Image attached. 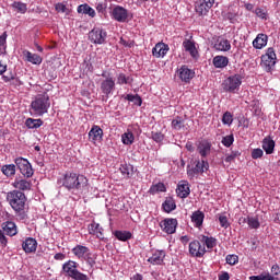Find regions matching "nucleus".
<instances>
[{"label":"nucleus","instance_id":"nucleus-1","mask_svg":"<svg viewBox=\"0 0 280 280\" xmlns=\"http://www.w3.org/2000/svg\"><path fill=\"white\" fill-rule=\"evenodd\" d=\"M7 201L20 220H27L30 207L27 206V197H25L24 192L20 190L9 191L7 194Z\"/></svg>","mask_w":280,"mask_h":280},{"label":"nucleus","instance_id":"nucleus-2","mask_svg":"<svg viewBox=\"0 0 280 280\" xmlns=\"http://www.w3.org/2000/svg\"><path fill=\"white\" fill-rule=\"evenodd\" d=\"M59 182L69 191H84L89 185V179L84 175H78L74 172H67Z\"/></svg>","mask_w":280,"mask_h":280},{"label":"nucleus","instance_id":"nucleus-3","mask_svg":"<svg viewBox=\"0 0 280 280\" xmlns=\"http://www.w3.org/2000/svg\"><path fill=\"white\" fill-rule=\"evenodd\" d=\"M50 107L51 101L49 100V94H39L32 101L30 113L35 117H43V115L48 113Z\"/></svg>","mask_w":280,"mask_h":280},{"label":"nucleus","instance_id":"nucleus-4","mask_svg":"<svg viewBox=\"0 0 280 280\" xmlns=\"http://www.w3.org/2000/svg\"><path fill=\"white\" fill-rule=\"evenodd\" d=\"M78 266L77 261L68 260L62 265L63 275L73 280H89V276L80 272V270H78Z\"/></svg>","mask_w":280,"mask_h":280},{"label":"nucleus","instance_id":"nucleus-5","mask_svg":"<svg viewBox=\"0 0 280 280\" xmlns=\"http://www.w3.org/2000/svg\"><path fill=\"white\" fill-rule=\"evenodd\" d=\"M72 253L78 259H83L90 266H95V258H93V254H91V249L83 245H77L72 248Z\"/></svg>","mask_w":280,"mask_h":280},{"label":"nucleus","instance_id":"nucleus-6","mask_svg":"<svg viewBox=\"0 0 280 280\" xmlns=\"http://www.w3.org/2000/svg\"><path fill=\"white\" fill-rule=\"evenodd\" d=\"M103 80H101V93H103L104 96L108 97L109 95H113L115 92V78L107 75L106 73L102 74Z\"/></svg>","mask_w":280,"mask_h":280},{"label":"nucleus","instance_id":"nucleus-7","mask_svg":"<svg viewBox=\"0 0 280 280\" xmlns=\"http://www.w3.org/2000/svg\"><path fill=\"white\" fill-rule=\"evenodd\" d=\"M277 65V54L275 52V48H268L266 54L261 56V67H264L265 71H272V67Z\"/></svg>","mask_w":280,"mask_h":280},{"label":"nucleus","instance_id":"nucleus-8","mask_svg":"<svg viewBox=\"0 0 280 280\" xmlns=\"http://www.w3.org/2000/svg\"><path fill=\"white\" fill-rule=\"evenodd\" d=\"M222 86L228 93H235V91H238L240 86H242V75L234 74L229 77L223 81Z\"/></svg>","mask_w":280,"mask_h":280},{"label":"nucleus","instance_id":"nucleus-9","mask_svg":"<svg viewBox=\"0 0 280 280\" xmlns=\"http://www.w3.org/2000/svg\"><path fill=\"white\" fill-rule=\"evenodd\" d=\"M106 36H108V34L102 27H94L89 33V38L94 45H104V43H106Z\"/></svg>","mask_w":280,"mask_h":280},{"label":"nucleus","instance_id":"nucleus-10","mask_svg":"<svg viewBox=\"0 0 280 280\" xmlns=\"http://www.w3.org/2000/svg\"><path fill=\"white\" fill-rule=\"evenodd\" d=\"M15 165L19 167L21 174L25 176V178H32V176H34V170L32 168V164H30L26 159H15Z\"/></svg>","mask_w":280,"mask_h":280},{"label":"nucleus","instance_id":"nucleus-11","mask_svg":"<svg viewBox=\"0 0 280 280\" xmlns=\"http://www.w3.org/2000/svg\"><path fill=\"white\" fill-rule=\"evenodd\" d=\"M215 0H198L195 4V10L199 16H207L209 10L213 8Z\"/></svg>","mask_w":280,"mask_h":280},{"label":"nucleus","instance_id":"nucleus-12","mask_svg":"<svg viewBox=\"0 0 280 280\" xmlns=\"http://www.w3.org/2000/svg\"><path fill=\"white\" fill-rule=\"evenodd\" d=\"M112 16L118 23H126V21H128V16H130V13L124 7L116 5L112 11Z\"/></svg>","mask_w":280,"mask_h":280},{"label":"nucleus","instance_id":"nucleus-13","mask_svg":"<svg viewBox=\"0 0 280 280\" xmlns=\"http://www.w3.org/2000/svg\"><path fill=\"white\" fill-rule=\"evenodd\" d=\"M160 226L164 233H167V235H172L176 233V226H178V221L176 219H164Z\"/></svg>","mask_w":280,"mask_h":280},{"label":"nucleus","instance_id":"nucleus-14","mask_svg":"<svg viewBox=\"0 0 280 280\" xmlns=\"http://www.w3.org/2000/svg\"><path fill=\"white\" fill-rule=\"evenodd\" d=\"M205 253H207V249L200 242L198 241H192L189 244V254L191 257H205Z\"/></svg>","mask_w":280,"mask_h":280},{"label":"nucleus","instance_id":"nucleus-15","mask_svg":"<svg viewBox=\"0 0 280 280\" xmlns=\"http://www.w3.org/2000/svg\"><path fill=\"white\" fill-rule=\"evenodd\" d=\"M177 75L182 80V82H189L192 80L194 75H196V72L194 70L188 69L187 66H182L177 70Z\"/></svg>","mask_w":280,"mask_h":280},{"label":"nucleus","instance_id":"nucleus-16","mask_svg":"<svg viewBox=\"0 0 280 280\" xmlns=\"http://www.w3.org/2000/svg\"><path fill=\"white\" fill-rule=\"evenodd\" d=\"M103 137H104V130H102L100 126L94 125L89 132L90 141L92 143H97V141H102Z\"/></svg>","mask_w":280,"mask_h":280},{"label":"nucleus","instance_id":"nucleus-17","mask_svg":"<svg viewBox=\"0 0 280 280\" xmlns=\"http://www.w3.org/2000/svg\"><path fill=\"white\" fill-rule=\"evenodd\" d=\"M170 51V46L165 43H158L152 49L154 58H164Z\"/></svg>","mask_w":280,"mask_h":280},{"label":"nucleus","instance_id":"nucleus-18","mask_svg":"<svg viewBox=\"0 0 280 280\" xmlns=\"http://www.w3.org/2000/svg\"><path fill=\"white\" fill-rule=\"evenodd\" d=\"M176 194L178 198H187L189 194H191V190L189 189V182L187 180H182L177 185Z\"/></svg>","mask_w":280,"mask_h":280},{"label":"nucleus","instance_id":"nucleus-19","mask_svg":"<svg viewBox=\"0 0 280 280\" xmlns=\"http://www.w3.org/2000/svg\"><path fill=\"white\" fill-rule=\"evenodd\" d=\"M24 60L31 65H43V57L37 54H32L30 50L23 51Z\"/></svg>","mask_w":280,"mask_h":280},{"label":"nucleus","instance_id":"nucleus-20","mask_svg":"<svg viewBox=\"0 0 280 280\" xmlns=\"http://www.w3.org/2000/svg\"><path fill=\"white\" fill-rule=\"evenodd\" d=\"M12 186L14 187V189H19L20 191H30V189H32V182L16 178L12 183Z\"/></svg>","mask_w":280,"mask_h":280},{"label":"nucleus","instance_id":"nucleus-21","mask_svg":"<svg viewBox=\"0 0 280 280\" xmlns=\"http://www.w3.org/2000/svg\"><path fill=\"white\" fill-rule=\"evenodd\" d=\"M268 45V35L260 33L253 40V47L255 49H264Z\"/></svg>","mask_w":280,"mask_h":280},{"label":"nucleus","instance_id":"nucleus-22","mask_svg":"<svg viewBox=\"0 0 280 280\" xmlns=\"http://www.w3.org/2000/svg\"><path fill=\"white\" fill-rule=\"evenodd\" d=\"M2 231L7 233L10 237H14L19 233V229L16 228V223L12 221H7L2 223Z\"/></svg>","mask_w":280,"mask_h":280},{"label":"nucleus","instance_id":"nucleus-23","mask_svg":"<svg viewBox=\"0 0 280 280\" xmlns=\"http://www.w3.org/2000/svg\"><path fill=\"white\" fill-rule=\"evenodd\" d=\"M165 259V252L164 250H156L152 254V256L148 259L149 264L153 266H161Z\"/></svg>","mask_w":280,"mask_h":280},{"label":"nucleus","instance_id":"nucleus-24","mask_svg":"<svg viewBox=\"0 0 280 280\" xmlns=\"http://www.w3.org/2000/svg\"><path fill=\"white\" fill-rule=\"evenodd\" d=\"M183 47L185 51L190 54L191 58H198V49L196 48V43L190 39H185L183 42Z\"/></svg>","mask_w":280,"mask_h":280},{"label":"nucleus","instance_id":"nucleus-25","mask_svg":"<svg viewBox=\"0 0 280 280\" xmlns=\"http://www.w3.org/2000/svg\"><path fill=\"white\" fill-rule=\"evenodd\" d=\"M38 243L36 240L28 237L22 243V248L25 253H36Z\"/></svg>","mask_w":280,"mask_h":280},{"label":"nucleus","instance_id":"nucleus-26","mask_svg":"<svg viewBox=\"0 0 280 280\" xmlns=\"http://www.w3.org/2000/svg\"><path fill=\"white\" fill-rule=\"evenodd\" d=\"M207 170H209V162L201 160L197 162L192 171H188V174L189 176H191V174H205Z\"/></svg>","mask_w":280,"mask_h":280},{"label":"nucleus","instance_id":"nucleus-27","mask_svg":"<svg viewBox=\"0 0 280 280\" xmlns=\"http://www.w3.org/2000/svg\"><path fill=\"white\" fill-rule=\"evenodd\" d=\"M89 233L90 235H95L96 237H98V240H104V233H103V229L102 226L100 225V223H91L89 225Z\"/></svg>","mask_w":280,"mask_h":280},{"label":"nucleus","instance_id":"nucleus-28","mask_svg":"<svg viewBox=\"0 0 280 280\" xmlns=\"http://www.w3.org/2000/svg\"><path fill=\"white\" fill-rule=\"evenodd\" d=\"M197 152L200 154V156H209L211 153V143L207 140L199 142Z\"/></svg>","mask_w":280,"mask_h":280},{"label":"nucleus","instance_id":"nucleus-29","mask_svg":"<svg viewBox=\"0 0 280 280\" xmlns=\"http://www.w3.org/2000/svg\"><path fill=\"white\" fill-rule=\"evenodd\" d=\"M191 222L197 229H200L202 226V223L205 222V212L197 210L191 214Z\"/></svg>","mask_w":280,"mask_h":280},{"label":"nucleus","instance_id":"nucleus-30","mask_svg":"<svg viewBox=\"0 0 280 280\" xmlns=\"http://www.w3.org/2000/svg\"><path fill=\"white\" fill-rule=\"evenodd\" d=\"M214 48L217 51H231V42L225 38L218 39V42L214 44Z\"/></svg>","mask_w":280,"mask_h":280},{"label":"nucleus","instance_id":"nucleus-31","mask_svg":"<svg viewBox=\"0 0 280 280\" xmlns=\"http://www.w3.org/2000/svg\"><path fill=\"white\" fill-rule=\"evenodd\" d=\"M215 69H224V67H229V57L224 56H215L212 60Z\"/></svg>","mask_w":280,"mask_h":280},{"label":"nucleus","instance_id":"nucleus-32","mask_svg":"<svg viewBox=\"0 0 280 280\" xmlns=\"http://www.w3.org/2000/svg\"><path fill=\"white\" fill-rule=\"evenodd\" d=\"M200 242H202V244H205V246H207V248L209 250H211V249L215 248V246H218V240H215V237H213V236L201 235Z\"/></svg>","mask_w":280,"mask_h":280},{"label":"nucleus","instance_id":"nucleus-33","mask_svg":"<svg viewBox=\"0 0 280 280\" xmlns=\"http://www.w3.org/2000/svg\"><path fill=\"white\" fill-rule=\"evenodd\" d=\"M79 14H88L91 19H95V9L91 8L89 4H81L78 7Z\"/></svg>","mask_w":280,"mask_h":280},{"label":"nucleus","instance_id":"nucleus-34","mask_svg":"<svg viewBox=\"0 0 280 280\" xmlns=\"http://www.w3.org/2000/svg\"><path fill=\"white\" fill-rule=\"evenodd\" d=\"M1 172L7 178H12L14 174H16V165L14 164H5L1 167Z\"/></svg>","mask_w":280,"mask_h":280},{"label":"nucleus","instance_id":"nucleus-35","mask_svg":"<svg viewBox=\"0 0 280 280\" xmlns=\"http://www.w3.org/2000/svg\"><path fill=\"white\" fill-rule=\"evenodd\" d=\"M262 150H265L266 154H272L275 152V140L265 138L262 140Z\"/></svg>","mask_w":280,"mask_h":280},{"label":"nucleus","instance_id":"nucleus-36","mask_svg":"<svg viewBox=\"0 0 280 280\" xmlns=\"http://www.w3.org/2000/svg\"><path fill=\"white\" fill-rule=\"evenodd\" d=\"M11 8L13 12H16L18 14H25L27 12V4L21 2V1H14L11 4Z\"/></svg>","mask_w":280,"mask_h":280},{"label":"nucleus","instance_id":"nucleus-37","mask_svg":"<svg viewBox=\"0 0 280 280\" xmlns=\"http://www.w3.org/2000/svg\"><path fill=\"white\" fill-rule=\"evenodd\" d=\"M162 207L166 213H172L176 209V201H174V198L167 197Z\"/></svg>","mask_w":280,"mask_h":280},{"label":"nucleus","instance_id":"nucleus-38","mask_svg":"<svg viewBox=\"0 0 280 280\" xmlns=\"http://www.w3.org/2000/svg\"><path fill=\"white\" fill-rule=\"evenodd\" d=\"M121 141L124 145H132L135 143V135L131 131L122 133Z\"/></svg>","mask_w":280,"mask_h":280},{"label":"nucleus","instance_id":"nucleus-39","mask_svg":"<svg viewBox=\"0 0 280 280\" xmlns=\"http://www.w3.org/2000/svg\"><path fill=\"white\" fill-rule=\"evenodd\" d=\"M43 125V120L42 119H34V118H27L25 121V126L27 128H40Z\"/></svg>","mask_w":280,"mask_h":280},{"label":"nucleus","instance_id":"nucleus-40","mask_svg":"<svg viewBox=\"0 0 280 280\" xmlns=\"http://www.w3.org/2000/svg\"><path fill=\"white\" fill-rule=\"evenodd\" d=\"M115 237H117V240L120 242H128V240L132 237V234L130 232L116 231Z\"/></svg>","mask_w":280,"mask_h":280},{"label":"nucleus","instance_id":"nucleus-41","mask_svg":"<svg viewBox=\"0 0 280 280\" xmlns=\"http://www.w3.org/2000/svg\"><path fill=\"white\" fill-rule=\"evenodd\" d=\"M8 33L4 32L2 35H0V54L5 55V49H8Z\"/></svg>","mask_w":280,"mask_h":280},{"label":"nucleus","instance_id":"nucleus-42","mask_svg":"<svg viewBox=\"0 0 280 280\" xmlns=\"http://www.w3.org/2000/svg\"><path fill=\"white\" fill-rule=\"evenodd\" d=\"M247 224L249 229H259V226H261V224L259 223V219L256 217H248Z\"/></svg>","mask_w":280,"mask_h":280},{"label":"nucleus","instance_id":"nucleus-43","mask_svg":"<svg viewBox=\"0 0 280 280\" xmlns=\"http://www.w3.org/2000/svg\"><path fill=\"white\" fill-rule=\"evenodd\" d=\"M222 124H224V126H231V124H233V114L225 112L222 117Z\"/></svg>","mask_w":280,"mask_h":280},{"label":"nucleus","instance_id":"nucleus-44","mask_svg":"<svg viewBox=\"0 0 280 280\" xmlns=\"http://www.w3.org/2000/svg\"><path fill=\"white\" fill-rule=\"evenodd\" d=\"M117 84H130V77H126L124 73L117 75Z\"/></svg>","mask_w":280,"mask_h":280},{"label":"nucleus","instance_id":"nucleus-45","mask_svg":"<svg viewBox=\"0 0 280 280\" xmlns=\"http://www.w3.org/2000/svg\"><path fill=\"white\" fill-rule=\"evenodd\" d=\"M226 264L230 266H235L237 261H240V257L237 255H228L225 258Z\"/></svg>","mask_w":280,"mask_h":280},{"label":"nucleus","instance_id":"nucleus-46","mask_svg":"<svg viewBox=\"0 0 280 280\" xmlns=\"http://www.w3.org/2000/svg\"><path fill=\"white\" fill-rule=\"evenodd\" d=\"M255 14H256V16H258V19H262L265 21L268 19V11H266L261 8H257L255 10Z\"/></svg>","mask_w":280,"mask_h":280},{"label":"nucleus","instance_id":"nucleus-47","mask_svg":"<svg viewBox=\"0 0 280 280\" xmlns=\"http://www.w3.org/2000/svg\"><path fill=\"white\" fill-rule=\"evenodd\" d=\"M151 194H158V191H165V184L159 183L153 185L150 189Z\"/></svg>","mask_w":280,"mask_h":280},{"label":"nucleus","instance_id":"nucleus-48","mask_svg":"<svg viewBox=\"0 0 280 280\" xmlns=\"http://www.w3.org/2000/svg\"><path fill=\"white\" fill-rule=\"evenodd\" d=\"M120 172L121 174H124V176H127L128 178H130V176H132V166L122 165L120 167Z\"/></svg>","mask_w":280,"mask_h":280},{"label":"nucleus","instance_id":"nucleus-49","mask_svg":"<svg viewBox=\"0 0 280 280\" xmlns=\"http://www.w3.org/2000/svg\"><path fill=\"white\" fill-rule=\"evenodd\" d=\"M219 222L222 229H229L230 223H229V218H226V215L224 214L219 215Z\"/></svg>","mask_w":280,"mask_h":280},{"label":"nucleus","instance_id":"nucleus-50","mask_svg":"<svg viewBox=\"0 0 280 280\" xmlns=\"http://www.w3.org/2000/svg\"><path fill=\"white\" fill-rule=\"evenodd\" d=\"M183 119L180 118H175L172 121V128H174V130H180V128H183Z\"/></svg>","mask_w":280,"mask_h":280},{"label":"nucleus","instance_id":"nucleus-51","mask_svg":"<svg viewBox=\"0 0 280 280\" xmlns=\"http://www.w3.org/2000/svg\"><path fill=\"white\" fill-rule=\"evenodd\" d=\"M233 141H234L233 136H225L222 139V143H223V145H225V148H231V145H233Z\"/></svg>","mask_w":280,"mask_h":280},{"label":"nucleus","instance_id":"nucleus-52","mask_svg":"<svg viewBox=\"0 0 280 280\" xmlns=\"http://www.w3.org/2000/svg\"><path fill=\"white\" fill-rule=\"evenodd\" d=\"M152 139L156 141V143H161V141L165 139V136L162 132H152Z\"/></svg>","mask_w":280,"mask_h":280},{"label":"nucleus","instance_id":"nucleus-53","mask_svg":"<svg viewBox=\"0 0 280 280\" xmlns=\"http://www.w3.org/2000/svg\"><path fill=\"white\" fill-rule=\"evenodd\" d=\"M127 100L128 102H135V100H137V106H141L142 104L141 97L139 95L128 94Z\"/></svg>","mask_w":280,"mask_h":280},{"label":"nucleus","instance_id":"nucleus-54","mask_svg":"<svg viewBox=\"0 0 280 280\" xmlns=\"http://www.w3.org/2000/svg\"><path fill=\"white\" fill-rule=\"evenodd\" d=\"M0 244L3 248L8 246V237L5 236V232L3 230H0Z\"/></svg>","mask_w":280,"mask_h":280},{"label":"nucleus","instance_id":"nucleus-55","mask_svg":"<svg viewBox=\"0 0 280 280\" xmlns=\"http://www.w3.org/2000/svg\"><path fill=\"white\" fill-rule=\"evenodd\" d=\"M264 156V150L261 149H254L252 151V159H261Z\"/></svg>","mask_w":280,"mask_h":280},{"label":"nucleus","instance_id":"nucleus-56","mask_svg":"<svg viewBox=\"0 0 280 280\" xmlns=\"http://www.w3.org/2000/svg\"><path fill=\"white\" fill-rule=\"evenodd\" d=\"M119 44L122 45L124 47H135V42L133 40H126L124 37H120Z\"/></svg>","mask_w":280,"mask_h":280},{"label":"nucleus","instance_id":"nucleus-57","mask_svg":"<svg viewBox=\"0 0 280 280\" xmlns=\"http://www.w3.org/2000/svg\"><path fill=\"white\" fill-rule=\"evenodd\" d=\"M55 10H57L58 12H62L66 13L69 12V9H67V5H65L63 3H57L55 5Z\"/></svg>","mask_w":280,"mask_h":280},{"label":"nucleus","instance_id":"nucleus-58","mask_svg":"<svg viewBox=\"0 0 280 280\" xmlns=\"http://www.w3.org/2000/svg\"><path fill=\"white\" fill-rule=\"evenodd\" d=\"M237 158V153H231L225 156V163H233L235 159Z\"/></svg>","mask_w":280,"mask_h":280},{"label":"nucleus","instance_id":"nucleus-59","mask_svg":"<svg viewBox=\"0 0 280 280\" xmlns=\"http://www.w3.org/2000/svg\"><path fill=\"white\" fill-rule=\"evenodd\" d=\"M249 280H268V275H260V276H252Z\"/></svg>","mask_w":280,"mask_h":280},{"label":"nucleus","instance_id":"nucleus-60","mask_svg":"<svg viewBox=\"0 0 280 280\" xmlns=\"http://www.w3.org/2000/svg\"><path fill=\"white\" fill-rule=\"evenodd\" d=\"M66 255L62 254V253H57L55 256H54V259H56L57 261H65L66 259Z\"/></svg>","mask_w":280,"mask_h":280},{"label":"nucleus","instance_id":"nucleus-61","mask_svg":"<svg viewBox=\"0 0 280 280\" xmlns=\"http://www.w3.org/2000/svg\"><path fill=\"white\" fill-rule=\"evenodd\" d=\"M237 16V14L236 13H233V12H228L226 14H225V19H229V21H235V18Z\"/></svg>","mask_w":280,"mask_h":280},{"label":"nucleus","instance_id":"nucleus-62","mask_svg":"<svg viewBox=\"0 0 280 280\" xmlns=\"http://www.w3.org/2000/svg\"><path fill=\"white\" fill-rule=\"evenodd\" d=\"M271 272L276 276L280 275V268H279V265H273L271 267Z\"/></svg>","mask_w":280,"mask_h":280},{"label":"nucleus","instance_id":"nucleus-63","mask_svg":"<svg viewBox=\"0 0 280 280\" xmlns=\"http://www.w3.org/2000/svg\"><path fill=\"white\" fill-rule=\"evenodd\" d=\"M186 150H188V152H194V150H195L194 144L191 142H187Z\"/></svg>","mask_w":280,"mask_h":280},{"label":"nucleus","instance_id":"nucleus-64","mask_svg":"<svg viewBox=\"0 0 280 280\" xmlns=\"http://www.w3.org/2000/svg\"><path fill=\"white\" fill-rule=\"evenodd\" d=\"M229 272H223L221 276H219V280H229Z\"/></svg>","mask_w":280,"mask_h":280}]
</instances>
